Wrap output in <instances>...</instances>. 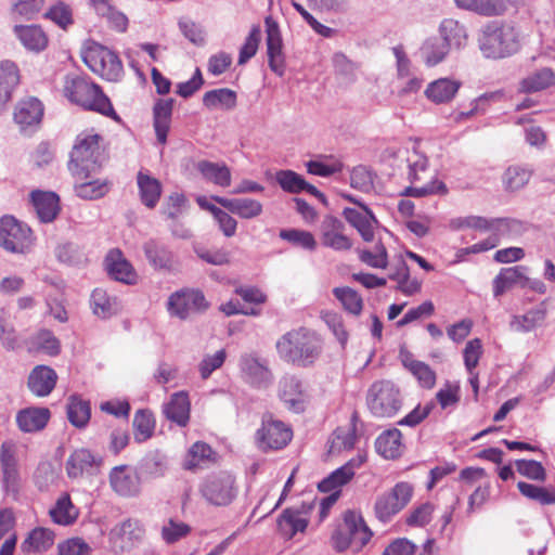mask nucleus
Masks as SVG:
<instances>
[{"label": "nucleus", "mask_w": 555, "mask_h": 555, "mask_svg": "<svg viewBox=\"0 0 555 555\" xmlns=\"http://www.w3.org/2000/svg\"><path fill=\"white\" fill-rule=\"evenodd\" d=\"M64 95L72 103L86 109L101 113L115 120L119 119L109 99L102 92L101 88L83 77L67 75L64 82Z\"/></svg>", "instance_id": "f03ea898"}, {"label": "nucleus", "mask_w": 555, "mask_h": 555, "mask_svg": "<svg viewBox=\"0 0 555 555\" xmlns=\"http://www.w3.org/2000/svg\"><path fill=\"white\" fill-rule=\"evenodd\" d=\"M0 462L2 489L5 494L15 498L21 488V477L15 457V446L12 441H4L1 444Z\"/></svg>", "instance_id": "4468645a"}, {"label": "nucleus", "mask_w": 555, "mask_h": 555, "mask_svg": "<svg viewBox=\"0 0 555 555\" xmlns=\"http://www.w3.org/2000/svg\"><path fill=\"white\" fill-rule=\"evenodd\" d=\"M199 492L209 504L228 506L236 499L238 487L232 474L219 472L208 475L203 480Z\"/></svg>", "instance_id": "6e6552de"}, {"label": "nucleus", "mask_w": 555, "mask_h": 555, "mask_svg": "<svg viewBox=\"0 0 555 555\" xmlns=\"http://www.w3.org/2000/svg\"><path fill=\"white\" fill-rule=\"evenodd\" d=\"M517 488L524 496L537 501L540 504H555V492L547 488L539 487L524 481H519L517 483Z\"/></svg>", "instance_id": "bf43d9fd"}, {"label": "nucleus", "mask_w": 555, "mask_h": 555, "mask_svg": "<svg viewBox=\"0 0 555 555\" xmlns=\"http://www.w3.org/2000/svg\"><path fill=\"white\" fill-rule=\"evenodd\" d=\"M449 228L453 231L473 229L480 233L489 232L490 235L488 237L495 236L498 246L501 237L518 235L521 233L524 227L520 221L515 219L486 218L470 215L451 219L449 221Z\"/></svg>", "instance_id": "39448f33"}, {"label": "nucleus", "mask_w": 555, "mask_h": 555, "mask_svg": "<svg viewBox=\"0 0 555 555\" xmlns=\"http://www.w3.org/2000/svg\"><path fill=\"white\" fill-rule=\"evenodd\" d=\"M238 365L243 379L254 387L264 388L272 382L267 362L256 353H243Z\"/></svg>", "instance_id": "dca6fc26"}, {"label": "nucleus", "mask_w": 555, "mask_h": 555, "mask_svg": "<svg viewBox=\"0 0 555 555\" xmlns=\"http://www.w3.org/2000/svg\"><path fill=\"white\" fill-rule=\"evenodd\" d=\"M31 202L41 222L53 221L60 212V198L53 192L33 191Z\"/></svg>", "instance_id": "c85d7f7f"}, {"label": "nucleus", "mask_w": 555, "mask_h": 555, "mask_svg": "<svg viewBox=\"0 0 555 555\" xmlns=\"http://www.w3.org/2000/svg\"><path fill=\"white\" fill-rule=\"evenodd\" d=\"M441 40L450 48L460 49L466 44L467 33L464 25L454 18H444L439 26Z\"/></svg>", "instance_id": "79ce46f5"}, {"label": "nucleus", "mask_w": 555, "mask_h": 555, "mask_svg": "<svg viewBox=\"0 0 555 555\" xmlns=\"http://www.w3.org/2000/svg\"><path fill=\"white\" fill-rule=\"evenodd\" d=\"M173 104L175 100L171 98L159 99L155 102L153 107V125L157 141L160 144H166L167 142V134L170 129Z\"/></svg>", "instance_id": "cd10ccee"}, {"label": "nucleus", "mask_w": 555, "mask_h": 555, "mask_svg": "<svg viewBox=\"0 0 555 555\" xmlns=\"http://www.w3.org/2000/svg\"><path fill=\"white\" fill-rule=\"evenodd\" d=\"M94 464L95 459L89 450H76L66 462V472L69 478H78L88 473Z\"/></svg>", "instance_id": "09e8293b"}, {"label": "nucleus", "mask_w": 555, "mask_h": 555, "mask_svg": "<svg viewBox=\"0 0 555 555\" xmlns=\"http://www.w3.org/2000/svg\"><path fill=\"white\" fill-rule=\"evenodd\" d=\"M51 413L48 408L31 406L21 410L16 415L18 428L24 433H34L46 427Z\"/></svg>", "instance_id": "c756f323"}, {"label": "nucleus", "mask_w": 555, "mask_h": 555, "mask_svg": "<svg viewBox=\"0 0 555 555\" xmlns=\"http://www.w3.org/2000/svg\"><path fill=\"white\" fill-rule=\"evenodd\" d=\"M217 460L216 452L205 442H195L188 451L183 467L188 470L201 469L215 463Z\"/></svg>", "instance_id": "473e14b6"}, {"label": "nucleus", "mask_w": 555, "mask_h": 555, "mask_svg": "<svg viewBox=\"0 0 555 555\" xmlns=\"http://www.w3.org/2000/svg\"><path fill=\"white\" fill-rule=\"evenodd\" d=\"M365 460V455L362 454L352 457L345 465L334 470L328 477L324 478L319 483V490L322 492H331L348 483L354 476L356 469L359 468Z\"/></svg>", "instance_id": "b1692460"}, {"label": "nucleus", "mask_w": 555, "mask_h": 555, "mask_svg": "<svg viewBox=\"0 0 555 555\" xmlns=\"http://www.w3.org/2000/svg\"><path fill=\"white\" fill-rule=\"evenodd\" d=\"M280 237L305 249L313 250L317 246L314 236L308 231L282 230Z\"/></svg>", "instance_id": "774afa93"}, {"label": "nucleus", "mask_w": 555, "mask_h": 555, "mask_svg": "<svg viewBox=\"0 0 555 555\" xmlns=\"http://www.w3.org/2000/svg\"><path fill=\"white\" fill-rule=\"evenodd\" d=\"M478 46L483 56L503 59L518 51V34L512 25L489 22L480 29Z\"/></svg>", "instance_id": "7ed1b4c3"}, {"label": "nucleus", "mask_w": 555, "mask_h": 555, "mask_svg": "<svg viewBox=\"0 0 555 555\" xmlns=\"http://www.w3.org/2000/svg\"><path fill=\"white\" fill-rule=\"evenodd\" d=\"M366 401L377 417H391L401 408L400 391L390 380L375 382L369 389Z\"/></svg>", "instance_id": "1a4fd4ad"}, {"label": "nucleus", "mask_w": 555, "mask_h": 555, "mask_svg": "<svg viewBox=\"0 0 555 555\" xmlns=\"http://www.w3.org/2000/svg\"><path fill=\"white\" fill-rule=\"evenodd\" d=\"M155 421L153 414L146 410H139L133 417L134 439L143 442L150 439L154 433Z\"/></svg>", "instance_id": "13d9d810"}, {"label": "nucleus", "mask_w": 555, "mask_h": 555, "mask_svg": "<svg viewBox=\"0 0 555 555\" xmlns=\"http://www.w3.org/2000/svg\"><path fill=\"white\" fill-rule=\"evenodd\" d=\"M142 473L149 478L163 477L167 470V463L165 456L153 453L147 455L142 462Z\"/></svg>", "instance_id": "338daca9"}, {"label": "nucleus", "mask_w": 555, "mask_h": 555, "mask_svg": "<svg viewBox=\"0 0 555 555\" xmlns=\"http://www.w3.org/2000/svg\"><path fill=\"white\" fill-rule=\"evenodd\" d=\"M91 416L89 401L82 400L78 396H70L67 403V417L72 425L77 428H83Z\"/></svg>", "instance_id": "603ef678"}, {"label": "nucleus", "mask_w": 555, "mask_h": 555, "mask_svg": "<svg viewBox=\"0 0 555 555\" xmlns=\"http://www.w3.org/2000/svg\"><path fill=\"white\" fill-rule=\"evenodd\" d=\"M333 293L348 312L356 315L361 313L363 300L354 289L350 287H336Z\"/></svg>", "instance_id": "052dcab7"}, {"label": "nucleus", "mask_w": 555, "mask_h": 555, "mask_svg": "<svg viewBox=\"0 0 555 555\" xmlns=\"http://www.w3.org/2000/svg\"><path fill=\"white\" fill-rule=\"evenodd\" d=\"M143 250L150 264L159 270H171L175 264V255L164 244L154 240L144 243Z\"/></svg>", "instance_id": "7c9ffc66"}, {"label": "nucleus", "mask_w": 555, "mask_h": 555, "mask_svg": "<svg viewBox=\"0 0 555 555\" xmlns=\"http://www.w3.org/2000/svg\"><path fill=\"white\" fill-rule=\"evenodd\" d=\"M376 450L385 459H397L403 452L402 435L397 428L382 433L376 439Z\"/></svg>", "instance_id": "58836bf2"}, {"label": "nucleus", "mask_w": 555, "mask_h": 555, "mask_svg": "<svg viewBox=\"0 0 555 555\" xmlns=\"http://www.w3.org/2000/svg\"><path fill=\"white\" fill-rule=\"evenodd\" d=\"M276 350L284 361L308 367L320 358L323 341L315 332L300 327L285 333L276 341Z\"/></svg>", "instance_id": "f257e3e1"}, {"label": "nucleus", "mask_w": 555, "mask_h": 555, "mask_svg": "<svg viewBox=\"0 0 555 555\" xmlns=\"http://www.w3.org/2000/svg\"><path fill=\"white\" fill-rule=\"evenodd\" d=\"M104 266L111 279L133 285L138 281V274L132 264L125 258L119 249H111L105 259Z\"/></svg>", "instance_id": "5701e85b"}, {"label": "nucleus", "mask_w": 555, "mask_h": 555, "mask_svg": "<svg viewBox=\"0 0 555 555\" xmlns=\"http://www.w3.org/2000/svg\"><path fill=\"white\" fill-rule=\"evenodd\" d=\"M44 16L63 29H66L74 23L72 9L64 2H57L52 5L44 13Z\"/></svg>", "instance_id": "69168bd1"}, {"label": "nucleus", "mask_w": 555, "mask_h": 555, "mask_svg": "<svg viewBox=\"0 0 555 555\" xmlns=\"http://www.w3.org/2000/svg\"><path fill=\"white\" fill-rule=\"evenodd\" d=\"M266 24V44L270 69L280 77L285 73V55L283 53V40L279 24L267 16Z\"/></svg>", "instance_id": "f3484780"}, {"label": "nucleus", "mask_w": 555, "mask_h": 555, "mask_svg": "<svg viewBox=\"0 0 555 555\" xmlns=\"http://www.w3.org/2000/svg\"><path fill=\"white\" fill-rule=\"evenodd\" d=\"M530 177L531 170L519 166H512L504 173V183L508 190L516 191L525 186Z\"/></svg>", "instance_id": "0e129e2a"}, {"label": "nucleus", "mask_w": 555, "mask_h": 555, "mask_svg": "<svg viewBox=\"0 0 555 555\" xmlns=\"http://www.w3.org/2000/svg\"><path fill=\"white\" fill-rule=\"evenodd\" d=\"M526 270L527 269L524 266H515L501 269L493 280L494 297H501L505 292L509 291L516 285L521 287L524 272H526Z\"/></svg>", "instance_id": "4c0bfd02"}, {"label": "nucleus", "mask_w": 555, "mask_h": 555, "mask_svg": "<svg viewBox=\"0 0 555 555\" xmlns=\"http://www.w3.org/2000/svg\"><path fill=\"white\" fill-rule=\"evenodd\" d=\"M164 413L168 420L179 426H185L190 420V400L184 391L176 392L168 403L164 405Z\"/></svg>", "instance_id": "c9c22d12"}, {"label": "nucleus", "mask_w": 555, "mask_h": 555, "mask_svg": "<svg viewBox=\"0 0 555 555\" xmlns=\"http://www.w3.org/2000/svg\"><path fill=\"white\" fill-rule=\"evenodd\" d=\"M459 9L473 12L483 17L503 15V4L500 0H454Z\"/></svg>", "instance_id": "37998d69"}, {"label": "nucleus", "mask_w": 555, "mask_h": 555, "mask_svg": "<svg viewBox=\"0 0 555 555\" xmlns=\"http://www.w3.org/2000/svg\"><path fill=\"white\" fill-rule=\"evenodd\" d=\"M279 185L288 193H300L304 191L306 180L293 170H280L275 175Z\"/></svg>", "instance_id": "e2e57ef3"}, {"label": "nucleus", "mask_w": 555, "mask_h": 555, "mask_svg": "<svg viewBox=\"0 0 555 555\" xmlns=\"http://www.w3.org/2000/svg\"><path fill=\"white\" fill-rule=\"evenodd\" d=\"M111 183L107 180H78L76 179L75 192L83 199H98L108 193Z\"/></svg>", "instance_id": "864d4df0"}, {"label": "nucleus", "mask_w": 555, "mask_h": 555, "mask_svg": "<svg viewBox=\"0 0 555 555\" xmlns=\"http://www.w3.org/2000/svg\"><path fill=\"white\" fill-rule=\"evenodd\" d=\"M43 111L41 101L37 98L28 96L16 103L13 118L22 131H33L40 125Z\"/></svg>", "instance_id": "aec40b11"}, {"label": "nucleus", "mask_w": 555, "mask_h": 555, "mask_svg": "<svg viewBox=\"0 0 555 555\" xmlns=\"http://www.w3.org/2000/svg\"><path fill=\"white\" fill-rule=\"evenodd\" d=\"M196 168L204 179L216 185L227 188L231 184V170L224 163L199 160Z\"/></svg>", "instance_id": "a19ab883"}, {"label": "nucleus", "mask_w": 555, "mask_h": 555, "mask_svg": "<svg viewBox=\"0 0 555 555\" xmlns=\"http://www.w3.org/2000/svg\"><path fill=\"white\" fill-rule=\"evenodd\" d=\"M320 240L324 247L336 251L349 250L352 241L345 234L344 223L332 216H326L320 225Z\"/></svg>", "instance_id": "6ab92c4d"}, {"label": "nucleus", "mask_w": 555, "mask_h": 555, "mask_svg": "<svg viewBox=\"0 0 555 555\" xmlns=\"http://www.w3.org/2000/svg\"><path fill=\"white\" fill-rule=\"evenodd\" d=\"M112 489L119 495L131 498L140 493L141 479L137 472L127 465L115 466L109 473Z\"/></svg>", "instance_id": "412c9836"}, {"label": "nucleus", "mask_w": 555, "mask_h": 555, "mask_svg": "<svg viewBox=\"0 0 555 555\" xmlns=\"http://www.w3.org/2000/svg\"><path fill=\"white\" fill-rule=\"evenodd\" d=\"M30 350L42 351L49 356H57L60 353V341L48 330H41L30 339Z\"/></svg>", "instance_id": "4d7b16f0"}, {"label": "nucleus", "mask_w": 555, "mask_h": 555, "mask_svg": "<svg viewBox=\"0 0 555 555\" xmlns=\"http://www.w3.org/2000/svg\"><path fill=\"white\" fill-rule=\"evenodd\" d=\"M279 395L286 406L296 412H304L310 396L307 386L296 376L286 375L279 384Z\"/></svg>", "instance_id": "2eb2a0df"}, {"label": "nucleus", "mask_w": 555, "mask_h": 555, "mask_svg": "<svg viewBox=\"0 0 555 555\" xmlns=\"http://www.w3.org/2000/svg\"><path fill=\"white\" fill-rule=\"evenodd\" d=\"M49 515L54 524L69 526L75 522L79 513L77 507L72 503L69 495L64 493L51 507Z\"/></svg>", "instance_id": "c03bdc74"}, {"label": "nucleus", "mask_w": 555, "mask_h": 555, "mask_svg": "<svg viewBox=\"0 0 555 555\" xmlns=\"http://www.w3.org/2000/svg\"><path fill=\"white\" fill-rule=\"evenodd\" d=\"M100 139L96 133H81L77 137L68 163L75 179H90L100 168Z\"/></svg>", "instance_id": "20e7f679"}, {"label": "nucleus", "mask_w": 555, "mask_h": 555, "mask_svg": "<svg viewBox=\"0 0 555 555\" xmlns=\"http://www.w3.org/2000/svg\"><path fill=\"white\" fill-rule=\"evenodd\" d=\"M460 87L461 82L456 80L440 78L427 86L425 95L436 104H443L450 102L455 96Z\"/></svg>", "instance_id": "f704fd0d"}, {"label": "nucleus", "mask_w": 555, "mask_h": 555, "mask_svg": "<svg viewBox=\"0 0 555 555\" xmlns=\"http://www.w3.org/2000/svg\"><path fill=\"white\" fill-rule=\"evenodd\" d=\"M372 538V531L364 522L361 515L348 511L344 521L332 535L334 547L343 552L348 547L360 551Z\"/></svg>", "instance_id": "0eeeda50"}, {"label": "nucleus", "mask_w": 555, "mask_h": 555, "mask_svg": "<svg viewBox=\"0 0 555 555\" xmlns=\"http://www.w3.org/2000/svg\"><path fill=\"white\" fill-rule=\"evenodd\" d=\"M203 104L208 109H233L236 106V92L229 88L207 91L203 96Z\"/></svg>", "instance_id": "49530a36"}, {"label": "nucleus", "mask_w": 555, "mask_h": 555, "mask_svg": "<svg viewBox=\"0 0 555 555\" xmlns=\"http://www.w3.org/2000/svg\"><path fill=\"white\" fill-rule=\"evenodd\" d=\"M257 435L262 448L279 450L287 446L293 437V431L283 422L264 416L262 427Z\"/></svg>", "instance_id": "a211bd4d"}, {"label": "nucleus", "mask_w": 555, "mask_h": 555, "mask_svg": "<svg viewBox=\"0 0 555 555\" xmlns=\"http://www.w3.org/2000/svg\"><path fill=\"white\" fill-rule=\"evenodd\" d=\"M555 85V74L548 68L544 67L528 75L521 81V89L525 92H538L550 88Z\"/></svg>", "instance_id": "5fc2aeb1"}, {"label": "nucleus", "mask_w": 555, "mask_h": 555, "mask_svg": "<svg viewBox=\"0 0 555 555\" xmlns=\"http://www.w3.org/2000/svg\"><path fill=\"white\" fill-rule=\"evenodd\" d=\"M14 34L21 43L29 51L40 52L48 46V37L40 26L16 25Z\"/></svg>", "instance_id": "2f4dec72"}, {"label": "nucleus", "mask_w": 555, "mask_h": 555, "mask_svg": "<svg viewBox=\"0 0 555 555\" xmlns=\"http://www.w3.org/2000/svg\"><path fill=\"white\" fill-rule=\"evenodd\" d=\"M31 244L30 229L12 216L0 219V246L10 253H24Z\"/></svg>", "instance_id": "9d476101"}, {"label": "nucleus", "mask_w": 555, "mask_h": 555, "mask_svg": "<svg viewBox=\"0 0 555 555\" xmlns=\"http://www.w3.org/2000/svg\"><path fill=\"white\" fill-rule=\"evenodd\" d=\"M413 488L406 482L397 483L389 492L379 495L375 502V515L382 521H388L411 500Z\"/></svg>", "instance_id": "9b49d317"}, {"label": "nucleus", "mask_w": 555, "mask_h": 555, "mask_svg": "<svg viewBox=\"0 0 555 555\" xmlns=\"http://www.w3.org/2000/svg\"><path fill=\"white\" fill-rule=\"evenodd\" d=\"M547 315V309L541 305L528 310L525 314L513 315L509 322L511 330L519 333H528L541 326Z\"/></svg>", "instance_id": "72a5a7b5"}, {"label": "nucleus", "mask_w": 555, "mask_h": 555, "mask_svg": "<svg viewBox=\"0 0 555 555\" xmlns=\"http://www.w3.org/2000/svg\"><path fill=\"white\" fill-rule=\"evenodd\" d=\"M91 305L93 313L102 319H107L116 314L120 305L115 296H109L103 288H95L91 295Z\"/></svg>", "instance_id": "a18cd8bd"}, {"label": "nucleus", "mask_w": 555, "mask_h": 555, "mask_svg": "<svg viewBox=\"0 0 555 555\" xmlns=\"http://www.w3.org/2000/svg\"><path fill=\"white\" fill-rule=\"evenodd\" d=\"M348 198L359 205L360 209L347 207L343 211L344 217L358 230L365 242H372L374 240V225L377 224L375 216L364 204L351 196Z\"/></svg>", "instance_id": "4be33fe9"}, {"label": "nucleus", "mask_w": 555, "mask_h": 555, "mask_svg": "<svg viewBox=\"0 0 555 555\" xmlns=\"http://www.w3.org/2000/svg\"><path fill=\"white\" fill-rule=\"evenodd\" d=\"M57 374L47 365H37L28 376V388L36 397H47L54 389Z\"/></svg>", "instance_id": "bb28decb"}, {"label": "nucleus", "mask_w": 555, "mask_h": 555, "mask_svg": "<svg viewBox=\"0 0 555 555\" xmlns=\"http://www.w3.org/2000/svg\"><path fill=\"white\" fill-rule=\"evenodd\" d=\"M402 364L417 378L422 387L429 389L435 386L436 374L428 364L413 359L411 354L402 357Z\"/></svg>", "instance_id": "8fccbe9b"}, {"label": "nucleus", "mask_w": 555, "mask_h": 555, "mask_svg": "<svg viewBox=\"0 0 555 555\" xmlns=\"http://www.w3.org/2000/svg\"><path fill=\"white\" fill-rule=\"evenodd\" d=\"M261 40V29L259 25H254L245 39L244 44L240 50L237 63L244 65L247 63L256 53Z\"/></svg>", "instance_id": "680f3d73"}, {"label": "nucleus", "mask_w": 555, "mask_h": 555, "mask_svg": "<svg viewBox=\"0 0 555 555\" xmlns=\"http://www.w3.org/2000/svg\"><path fill=\"white\" fill-rule=\"evenodd\" d=\"M207 306L206 299L199 291L176 292L167 301L169 314L180 320L188 319L195 311L205 310Z\"/></svg>", "instance_id": "ddd939ff"}, {"label": "nucleus", "mask_w": 555, "mask_h": 555, "mask_svg": "<svg viewBox=\"0 0 555 555\" xmlns=\"http://www.w3.org/2000/svg\"><path fill=\"white\" fill-rule=\"evenodd\" d=\"M54 532L51 529L37 527L23 541L22 551L24 553H43L54 544Z\"/></svg>", "instance_id": "ea45409f"}, {"label": "nucleus", "mask_w": 555, "mask_h": 555, "mask_svg": "<svg viewBox=\"0 0 555 555\" xmlns=\"http://www.w3.org/2000/svg\"><path fill=\"white\" fill-rule=\"evenodd\" d=\"M308 526V519L300 516V512L286 508L278 519L279 531L287 539L297 532H304Z\"/></svg>", "instance_id": "de8ad7c7"}, {"label": "nucleus", "mask_w": 555, "mask_h": 555, "mask_svg": "<svg viewBox=\"0 0 555 555\" xmlns=\"http://www.w3.org/2000/svg\"><path fill=\"white\" fill-rule=\"evenodd\" d=\"M20 80L21 74L16 63L11 60L0 61V112L11 102Z\"/></svg>", "instance_id": "393cba45"}, {"label": "nucleus", "mask_w": 555, "mask_h": 555, "mask_svg": "<svg viewBox=\"0 0 555 555\" xmlns=\"http://www.w3.org/2000/svg\"><path fill=\"white\" fill-rule=\"evenodd\" d=\"M212 199L221 207L242 219H253L262 214V204L249 197L228 198L222 196H212Z\"/></svg>", "instance_id": "a878e982"}, {"label": "nucleus", "mask_w": 555, "mask_h": 555, "mask_svg": "<svg viewBox=\"0 0 555 555\" xmlns=\"http://www.w3.org/2000/svg\"><path fill=\"white\" fill-rule=\"evenodd\" d=\"M389 279L397 282V289L404 295L411 296L421 291V282L417 279L410 278L409 267L403 260L399 261L389 274Z\"/></svg>", "instance_id": "3c124183"}, {"label": "nucleus", "mask_w": 555, "mask_h": 555, "mask_svg": "<svg viewBox=\"0 0 555 555\" xmlns=\"http://www.w3.org/2000/svg\"><path fill=\"white\" fill-rule=\"evenodd\" d=\"M137 184L142 204L147 208H154L162 195V183L147 172L139 171Z\"/></svg>", "instance_id": "e433bc0d"}, {"label": "nucleus", "mask_w": 555, "mask_h": 555, "mask_svg": "<svg viewBox=\"0 0 555 555\" xmlns=\"http://www.w3.org/2000/svg\"><path fill=\"white\" fill-rule=\"evenodd\" d=\"M81 57L91 72L107 81H119L124 76V66L117 53L100 43H88L81 51Z\"/></svg>", "instance_id": "423d86ee"}, {"label": "nucleus", "mask_w": 555, "mask_h": 555, "mask_svg": "<svg viewBox=\"0 0 555 555\" xmlns=\"http://www.w3.org/2000/svg\"><path fill=\"white\" fill-rule=\"evenodd\" d=\"M448 43L438 38L428 39L422 47V56L428 66L442 62L450 51Z\"/></svg>", "instance_id": "6e6d98bb"}, {"label": "nucleus", "mask_w": 555, "mask_h": 555, "mask_svg": "<svg viewBox=\"0 0 555 555\" xmlns=\"http://www.w3.org/2000/svg\"><path fill=\"white\" fill-rule=\"evenodd\" d=\"M144 537V528L134 519H126L115 525L108 535L111 548L115 553L128 552L135 547Z\"/></svg>", "instance_id": "f8f14e48"}]
</instances>
